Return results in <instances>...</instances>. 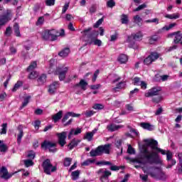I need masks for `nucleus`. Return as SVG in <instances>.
<instances>
[{"label":"nucleus","mask_w":182,"mask_h":182,"mask_svg":"<svg viewBox=\"0 0 182 182\" xmlns=\"http://www.w3.org/2000/svg\"><path fill=\"white\" fill-rule=\"evenodd\" d=\"M160 55L157 53H151L150 55L144 60V65H151L154 60L159 59Z\"/></svg>","instance_id":"11"},{"label":"nucleus","mask_w":182,"mask_h":182,"mask_svg":"<svg viewBox=\"0 0 182 182\" xmlns=\"http://www.w3.org/2000/svg\"><path fill=\"white\" fill-rule=\"evenodd\" d=\"M176 171L178 174H182V160L179 161V165L176 167Z\"/></svg>","instance_id":"51"},{"label":"nucleus","mask_w":182,"mask_h":182,"mask_svg":"<svg viewBox=\"0 0 182 182\" xmlns=\"http://www.w3.org/2000/svg\"><path fill=\"white\" fill-rule=\"evenodd\" d=\"M12 33V28L10 26L7 27L5 31L6 36H9Z\"/></svg>","instance_id":"57"},{"label":"nucleus","mask_w":182,"mask_h":182,"mask_svg":"<svg viewBox=\"0 0 182 182\" xmlns=\"http://www.w3.org/2000/svg\"><path fill=\"white\" fill-rule=\"evenodd\" d=\"M1 173L3 174L1 178H4V180H9V178H11V177L14 176V173H9V172H8V169L5 166H2L0 170V174Z\"/></svg>","instance_id":"15"},{"label":"nucleus","mask_w":182,"mask_h":182,"mask_svg":"<svg viewBox=\"0 0 182 182\" xmlns=\"http://www.w3.org/2000/svg\"><path fill=\"white\" fill-rule=\"evenodd\" d=\"M38 77V73L36 71H31L28 75V79H36Z\"/></svg>","instance_id":"46"},{"label":"nucleus","mask_w":182,"mask_h":182,"mask_svg":"<svg viewBox=\"0 0 182 182\" xmlns=\"http://www.w3.org/2000/svg\"><path fill=\"white\" fill-rule=\"evenodd\" d=\"M97 166H112V162L107 161H101L96 163Z\"/></svg>","instance_id":"38"},{"label":"nucleus","mask_w":182,"mask_h":182,"mask_svg":"<svg viewBox=\"0 0 182 182\" xmlns=\"http://www.w3.org/2000/svg\"><path fill=\"white\" fill-rule=\"evenodd\" d=\"M1 134H6V129H8V124L7 123H4L1 125Z\"/></svg>","instance_id":"45"},{"label":"nucleus","mask_w":182,"mask_h":182,"mask_svg":"<svg viewBox=\"0 0 182 182\" xmlns=\"http://www.w3.org/2000/svg\"><path fill=\"white\" fill-rule=\"evenodd\" d=\"M42 149L45 150H49L50 153H56L58 149H56V143L50 142L49 141H44L41 144Z\"/></svg>","instance_id":"7"},{"label":"nucleus","mask_w":182,"mask_h":182,"mask_svg":"<svg viewBox=\"0 0 182 182\" xmlns=\"http://www.w3.org/2000/svg\"><path fill=\"white\" fill-rule=\"evenodd\" d=\"M122 127H123V125H117L114 124H110L107 125V129L108 130V132H116L119 130V129H122Z\"/></svg>","instance_id":"19"},{"label":"nucleus","mask_w":182,"mask_h":182,"mask_svg":"<svg viewBox=\"0 0 182 182\" xmlns=\"http://www.w3.org/2000/svg\"><path fill=\"white\" fill-rule=\"evenodd\" d=\"M29 100H31V96H27L26 98H24V101L21 107H20L21 110V109H23V107H26V106H28V103H29Z\"/></svg>","instance_id":"37"},{"label":"nucleus","mask_w":182,"mask_h":182,"mask_svg":"<svg viewBox=\"0 0 182 182\" xmlns=\"http://www.w3.org/2000/svg\"><path fill=\"white\" fill-rule=\"evenodd\" d=\"M92 27H90L81 32V33L83 34L84 38H86L85 42H87V43H89L90 45H92V43H93V41L99 36V32L92 31Z\"/></svg>","instance_id":"3"},{"label":"nucleus","mask_w":182,"mask_h":182,"mask_svg":"<svg viewBox=\"0 0 182 182\" xmlns=\"http://www.w3.org/2000/svg\"><path fill=\"white\" fill-rule=\"evenodd\" d=\"M42 167L43 168L44 173L50 176V173H55L58 168L56 166H53L52 163H50V159H46L43 164Z\"/></svg>","instance_id":"6"},{"label":"nucleus","mask_w":182,"mask_h":182,"mask_svg":"<svg viewBox=\"0 0 182 182\" xmlns=\"http://www.w3.org/2000/svg\"><path fill=\"white\" fill-rule=\"evenodd\" d=\"M174 26H177V23H172L169 24L168 26H164L162 29H164L165 31H170V29H172V28H174Z\"/></svg>","instance_id":"41"},{"label":"nucleus","mask_w":182,"mask_h":182,"mask_svg":"<svg viewBox=\"0 0 182 182\" xmlns=\"http://www.w3.org/2000/svg\"><path fill=\"white\" fill-rule=\"evenodd\" d=\"M145 8H147V5L146 4H141L137 8L134 9V12H139V11H141Z\"/></svg>","instance_id":"42"},{"label":"nucleus","mask_w":182,"mask_h":182,"mask_svg":"<svg viewBox=\"0 0 182 182\" xmlns=\"http://www.w3.org/2000/svg\"><path fill=\"white\" fill-rule=\"evenodd\" d=\"M68 136V132H63L60 133H57V136L58 138V144L61 147H63L66 144V137Z\"/></svg>","instance_id":"12"},{"label":"nucleus","mask_w":182,"mask_h":182,"mask_svg":"<svg viewBox=\"0 0 182 182\" xmlns=\"http://www.w3.org/2000/svg\"><path fill=\"white\" fill-rule=\"evenodd\" d=\"M9 16H11V13H9V11H7L6 14L0 17V28L1 26H4V25L11 21V17Z\"/></svg>","instance_id":"14"},{"label":"nucleus","mask_w":182,"mask_h":182,"mask_svg":"<svg viewBox=\"0 0 182 182\" xmlns=\"http://www.w3.org/2000/svg\"><path fill=\"white\" fill-rule=\"evenodd\" d=\"M63 116V111L60 110L57 114L52 116V119L54 123H58Z\"/></svg>","instance_id":"20"},{"label":"nucleus","mask_w":182,"mask_h":182,"mask_svg":"<svg viewBox=\"0 0 182 182\" xmlns=\"http://www.w3.org/2000/svg\"><path fill=\"white\" fill-rule=\"evenodd\" d=\"M161 168L160 167L151 166L144 171V173L152 177V178H157Z\"/></svg>","instance_id":"9"},{"label":"nucleus","mask_w":182,"mask_h":182,"mask_svg":"<svg viewBox=\"0 0 182 182\" xmlns=\"http://www.w3.org/2000/svg\"><path fill=\"white\" fill-rule=\"evenodd\" d=\"M159 20L157 18L145 21L146 23H156V25H159Z\"/></svg>","instance_id":"48"},{"label":"nucleus","mask_w":182,"mask_h":182,"mask_svg":"<svg viewBox=\"0 0 182 182\" xmlns=\"http://www.w3.org/2000/svg\"><path fill=\"white\" fill-rule=\"evenodd\" d=\"M159 39H160V37H159V36L157 35L152 36L149 39V43H151V45H153L154 42H157V41H159Z\"/></svg>","instance_id":"40"},{"label":"nucleus","mask_w":182,"mask_h":182,"mask_svg":"<svg viewBox=\"0 0 182 182\" xmlns=\"http://www.w3.org/2000/svg\"><path fill=\"white\" fill-rule=\"evenodd\" d=\"M143 38V33L141 32H138L136 33H132L131 36H128L127 39V42L129 44V48H132L133 49H137V46H136V43L134 41H141Z\"/></svg>","instance_id":"5"},{"label":"nucleus","mask_w":182,"mask_h":182,"mask_svg":"<svg viewBox=\"0 0 182 182\" xmlns=\"http://www.w3.org/2000/svg\"><path fill=\"white\" fill-rule=\"evenodd\" d=\"M134 85L139 86L140 85V77H136L134 78Z\"/></svg>","instance_id":"64"},{"label":"nucleus","mask_w":182,"mask_h":182,"mask_svg":"<svg viewBox=\"0 0 182 182\" xmlns=\"http://www.w3.org/2000/svg\"><path fill=\"white\" fill-rule=\"evenodd\" d=\"M97 174H100V180L102 182H109V176H112V172L107 171L104 168H100L97 171Z\"/></svg>","instance_id":"8"},{"label":"nucleus","mask_w":182,"mask_h":182,"mask_svg":"<svg viewBox=\"0 0 182 182\" xmlns=\"http://www.w3.org/2000/svg\"><path fill=\"white\" fill-rule=\"evenodd\" d=\"M6 145L4 144V141L0 140V151L5 152L6 151Z\"/></svg>","instance_id":"50"},{"label":"nucleus","mask_w":182,"mask_h":182,"mask_svg":"<svg viewBox=\"0 0 182 182\" xmlns=\"http://www.w3.org/2000/svg\"><path fill=\"white\" fill-rule=\"evenodd\" d=\"M22 85H23V83L22 82V81H18L15 85L14 87L12 89V92H16V90H18V88L21 87V86H22Z\"/></svg>","instance_id":"39"},{"label":"nucleus","mask_w":182,"mask_h":182,"mask_svg":"<svg viewBox=\"0 0 182 182\" xmlns=\"http://www.w3.org/2000/svg\"><path fill=\"white\" fill-rule=\"evenodd\" d=\"M121 18V23H122L123 25H127V23H129V16H127V14H122L120 16Z\"/></svg>","instance_id":"32"},{"label":"nucleus","mask_w":182,"mask_h":182,"mask_svg":"<svg viewBox=\"0 0 182 182\" xmlns=\"http://www.w3.org/2000/svg\"><path fill=\"white\" fill-rule=\"evenodd\" d=\"M103 153L109 154L110 153V144L99 146L95 150L92 149L90 152L91 157L102 156Z\"/></svg>","instance_id":"4"},{"label":"nucleus","mask_w":182,"mask_h":182,"mask_svg":"<svg viewBox=\"0 0 182 182\" xmlns=\"http://www.w3.org/2000/svg\"><path fill=\"white\" fill-rule=\"evenodd\" d=\"M127 153H128V154H136V151H134V149H133L132 145H128Z\"/></svg>","instance_id":"54"},{"label":"nucleus","mask_w":182,"mask_h":182,"mask_svg":"<svg viewBox=\"0 0 182 182\" xmlns=\"http://www.w3.org/2000/svg\"><path fill=\"white\" fill-rule=\"evenodd\" d=\"M103 21H105V18L103 17L100 18L96 22V23L94 24V28H97L98 26H100V25H102V23H103Z\"/></svg>","instance_id":"53"},{"label":"nucleus","mask_w":182,"mask_h":182,"mask_svg":"<svg viewBox=\"0 0 182 182\" xmlns=\"http://www.w3.org/2000/svg\"><path fill=\"white\" fill-rule=\"evenodd\" d=\"M72 163V158H65L64 166L65 167H69Z\"/></svg>","instance_id":"43"},{"label":"nucleus","mask_w":182,"mask_h":182,"mask_svg":"<svg viewBox=\"0 0 182 182\" xmlns=\"http://www.w3.org/2000/svg\"><path fill=\"white\" fill-rule=\"evenodd\" d=\"M24 166L26 167H31V166H33V161L31 159L24 160Z\"/></svg>","instance_id":"47"},{"label":"nucleus","mask_w":182,"mask_h":182,"mask_svg":"<svg viewBox=\"0 0 182 182\" xmlns=\"http://www.w3.org/2000/svg\"><path fill=\"white\" fill-rule=\"evenodd\" d=\"M95 163V159H87L82 162V166H89V164H92Z\"/></svg>","instance_id":"52"},{"label":"nucleus","mask_w":182,"mask_h":182,"mask_svg":"<svg viewBox=\"0 0 182 182\" xmlns=\"http://www.w3.org/2000/svg\"><path fill=\"white\" fill-rule=\"evenodd\" d=\"M156 179L158 180H166L167 179V175L166 174V172L163 171V170L159 169V172L158 173V176L156 177Z\"/></svg>","instance_id":"24"},{"label":"nucleus","mask_w":182,"mask_h":182,"mask_svg":"<svg viewBox=\"0 0 182 182\" xmlns=\"http://www.w3.org/2000/svg\"><path fill=\"white\" fill-rule=\"evenodd\" d=\"M17 130L19 132L17 135V143L18 144H21V141H22V137H23V127L22 125H18Z\"/></svg>","instance_id":"17"},{"label":"nucleus","mask_w":182,"mask_h":182,"mask_svg":"<svg viewBox=\"0 0 182 182\" xmlns=\"http://www.w3.org/2000/svg\"><path fill=\"white\" fill-rule=\"evenodd\" d=\"M107 6H108V8H113V6H116V2L114 0H109L107 2Z\"/></svg>","instance_id":"49"},{"label":"nucleus","mask_w":182,"mask_h":182,"mask_svg":"<svg viewBox=\"0 0 182 182\" xmlns=\"http://www.w3.org/2000/svg\"><path fill=\"white\" fill-rule=\"evenodd\" d=\"M37 66L38 64L36 63V61L32 62L27 68V72H31V70H33V69H36Z\"/></svg>","instance_id":"36"},{"label":"nucleus","mask_w":182,"mask_h":182,"mask_svg":"<svg viewBox=\"0 0 182 182\" xmlns=\"http://www.w3.org/2000/svg\"><path fill=\"white\" fill-rule=\"evenodd\" d=\"M100 70H97L95 73H94V75H93V77H92V81L93 82H96V79H97V76H99V73H100Z\"/></svg>","instance_id":"56"},{"label":"nucleus","mask_w":182,"mask_h":182,"mask_svg":"<svg viewBox=\"0 0 182 182\" xmlns=\"http://www.w3.org/2000/svg\"><path fill=\"white\" fill-rule=\"evenodd\" d=\"M46 74H42L39 76L37 80L38 85H43L44 83H46Z\"/></svg>","instance_id":"29"},{"label":"nucleus","mask_w":182,"mask_h":182,"mask_svg":"<svg viewBox=\"0 0 182 182\" xmlns=\"http://www.w3.org/2000/svg\"><path fill=\"white\" fill-rule=\"evenodd\" d=\"M125 107H126L127 110H128V112H134V108L133 107V105H132V104H127V105H125Z\"/></svg>","instance_id":"59"},{"label":"nucleus","mask_w":182,"mask_h":182,"mask_svg":"<svg viewBox=\"0 0 182 182\" xmlns=\"http://www.w3.org/2000/svg\"><path fill=\"white\" fill-rule=\"evenodd\" d=\"M13 29L14 31L16 36L21 38V31L19 30V24H18V23H14Z\"/></svg>","instance_id":"28"},{"label":"nucleus","mask_w":182,"mask_h":182,"mask_svg":"<svg viewBox=\"0 0 182 182\" xmlns=\"http://www.w3.org/2000/svg\"><path fill=\"white\" fill-rule=\"evenodd\" d=\"M87 86V82L85 80H81L79 83L75 85V87H81L82 90H86V87Z\"/></svg>","instance_id":"25"},{"label":"nucleus","mask_w":182,"mask_h":182,"mask_svg":"<svg viewBox=\"0 0 182 182\" xmlns=\"http://www.w3.org/2000/svg\"><path fill=\"white\" fill-rule=\"evenodd\" d=\"M79 176H80V171L79 170L73 171L71 173L72 180L73 181L77 180V178H79Z\"/></svg>","instance_id":"35"},{"label":"nucleus","mask_w":182,"mask_h":182,"mask_svg":"<svg viewBox=\"0 0 182 182\" xmlns=\"http://www.w3.org/2000/svg\"><path fill=\"white\" fill-rule=\"evenodd\" d=\"M118 62L119 63L123 64V63H127V60H129V58L127 57V55L125 54H121L117 58Z\"/></svg>","instance_id":"23"},{"label":"nucleus","mask_w":182,"mask_h":182,"mask_svg":"<svg viewBox=\"0 0 182 182\" xmlns=\"http://www.w3.org/2000/svg\"><path fill=\"white\" fill-rule=\"evenodd\" d=\"M124 87H126V82H120L117 85V87L112 88V92H119L118 89H124Z\"/></svg>","instance_id":"26"},{"label":"nucleus","mask_w":182,"mask_h":182,"mask_svg":"<svg viewBox=\"0 0 182 182\" xmlns=\"http://www.w3.org/2000/svg\"><path fill=\"white\" fill-rule=\"evenodd\" d=\"M176 160L174 159H171L170 161V163L168 164V166H166V168H171L173 167V166H175L176 164Z\"/></svg>","instance_id":"60"},{"label":"nucleus","mask_w":182,"mask_h":182,"mask_svg":"<svg viewBox=\"0 0 182 182\" xmlns=\"http://www.w3.org/2000/svg\"><path fill=\"white\" fill-rule=\"evenodd\" d=\"M70 53V49L69 48H64L63 50H61L58 55L59 56H60L61 58H66V56H68L69 55V53Z\"/></svg>","instance_id":"27"},{"label":"nucleus","mask_w":182,"mask_h":182,"mask_svg":"<svg viewBox=\"0 0 182 182\" xmlns=\"http://www.w3.org/2000/svg\"><path fill=\"white\" fill-rule=\"evenodd\" d=\"M145 142L149 147L156 151H149L147 149H144L142 154L134 159H132V163H137L138 164H156V166H161L163 160L159 155V153L166 155V150L159 148V142L154 139H146Z\"/></svg>","instance_id":"1"},{"label":"nucleus","mask_w":182,"mask_h":182,"mask_svg":"<svg viewBox=\"0 0 182 182\" xmlns=\"http://www.w3.org/2000/svg\"><path fill=\"white\" fill-rule=\"evenodd\" d=\"M80 143V140H76V139H73L71 142L68 144V147L70 150H72L74 147H76Z\"/></svg>","instance_id":"30"},{"label":"nucleus","mask_w":182,"mask_h":182,"mask_svg":"<svg viewBox=\"0 0 182 182\" xmlns=\"http://www.w3.org/2000/svg\"><path fill=\"white\" fill-rule=\"evenodd\" d=\"M59 87V82H54L49 86L48 89V93L50 95H55L56 93V90Z\"/></svg>","instance_id":"16"},{"label":"nucleus","mask_w":182,"mask_h":182,"mask_svg":"<svg viewBox=\"0 0 182 182\" xmlns=\"http://www.w3.org/2000/svg\"><path fill=\"white\" fill-rule=\"evenodd\" d=\"M141 127H143V129H145L146 130H153L154 129V127L149 123L146 122H142L141 123Z\"/></svg>","instance_id":"31"},{"label":"nucleus","mask_w":182,"mask_h":182,"mask_svg":"<svg viewBox=\"0 0 182 182\" xmlns=\"http://www.w3.org/2000/svg\"><path fill=\"white\" fill-rule=\"evenodd\" d=\"M95 133H96V130H93L91 132H87L84 136V139L87 140V141H92L93 140V136H95Z\"/></svg>","instance_id":"22"},{"label":"nucleus","mask_w":182,"mask_h":182,"mask_svg":"<svg viewBox=\"0 0 182 182\" xmlns=\"http://www.w3.org/2000/svg\"><path fill=\"white\" fill-rule=\"evenodd\" d=\"M68 70H69V68L68 67H58L54 73V75H58L60 80H65V78L66 77V73H68Z\"/></svg>","instance_id":"10"},{"label":"nucleus","mask_w":182,"mask_h":182,"mask_svg":"<svg viewBox=\"0 0 182 182\" xmlns=\"http://www.w3.org/2000/svg\"><path fill=\"white\" fill-rule=\"evenodd\" d=\"M45 22V18L43 16L40 17L37 21V25H42Z\"/></svg>","instance_id":"63"},{"label":"nucleus","mask_w":182,"mask_h":182,"mask_svg":"<svg viewBox=\"0 0 182 182\" xmlns=\"http://www.w3.org/2000/svg\"><path fill=\"white\" fill-rule=\"evenodd\" d=\"M80 133H82V129L80 128H77L75 130V129H71L68 134V139H70L73 134L74 136H77V134H80Z\"/></svg>","instance_id":"21"},{"label":"nucleus","mask_w":182,"mask_h":182,"mask_svg":"<svg viewBox=\"0 0 182 182\" xmlns=\"http://www.w3.org/2000/svg\"><path fill=\"white\" fill-rule=\"evenodd\" d=\"M69 117L70 116L68 114V112L63 117L61 122L63 123V124H64V126H70V124H72V122H73V119H70L68 120V122H67Z\"/></svg>","instance_id":"18"},{"label":"nucleus","mask_w":182,"mask_h":182,"mask_svg":"<svg viewBox=\"0 0 182 182\" xmlns=\"http://www.w3.org/2000/svg\"><path fill=\"white\" fill-rule=\"evenodd\" d=\"M134 22L136 23L138 26H141V22H143V19L140 18V16L136 15L134 16Z\"/></svg>","instance_id":"33"},{"label":"nucleus","mask_w":182,"mask_h":182,"mask_svg":"<svg viewBox=\"0 0 182 182\" xmlns=\"http://www.w3.org/2000/svg\"><path fill=\"white\" fill-rule=\"evenodd\" d=\"M68 114V116H70V117H80V114H76L75 112H67Z\"/></svg>","instance_id":"58"},{"label":"nucleus","mask_w":182,"mask_h":182,"mask_svg":"<svg viewBox=\"0 0 182 182\" xmlns=\"http://www.w3.org/2000/svg\"><path fill=\"white\" fill-rule=\"evenodd\" d=\"M161 89L160 87H153L145 93V97H153V96H159Z\"/></svg>","instance_id":"13"},{"label":"nucleus","mask_w":182,"mask_h":182,"mask_svg":"<svg viewBox=\"0 0 182 182\" xmlns=\"http://www.w3.org/2000/svg\"><path fill=\"white\" fill-rule=\"evenodd\" d=\"M65 35V30L61 29V33H58L56 30H45L42 33V38L44 41H57L58 36H63Z\"/></svg>","instance_id":"2"},{"label":"nucleus","mask_w":182,"mask_h":182,"mask_svg":"<svg viewBox=\"0 0 182 182\" xmlns=\"http://www.w3.org/2000/svg\"><path fill=\"white\" fill-rule=\"evenodd\" d=\"M165 17L168 19H178L180 18V14H166L165 15Z\"/></svg>","instance_id":"34"},{"label":"nucleus","mask_w":182,"mask_h":182,"mask_svg":"<svg viewBox=\"0 0 182 182\" xmlns=\"http://www.w3.org/2000/svg\"><path fill=\"white\" fill-rule=\"evenodd\" d=\"M96 12V5L93 4L90 8V14H93Z\"/></svg>","instance_id":"61"},{"label":"nucleus","mask_w":182,"mask_h":182,"mask_svg":"<svg viewBox=\"0 0 182 182\" xmlns=\"http://www.w3.org/2000/svg\"><path fill=\"white\" fill-rule=\"evenodd\" d=\"M95 114V112L90 110V111H86L85 112V116L86 117H92Z\"/></svg>","instance_id":"62"},{"label":"nucleus","mask_w":182,"mask_h":182,"mask_svg":"<svg viewBox=\"0 0 182 182\" xmlns=\"http://www.w3.org/2000/svg\"><path fill=\"white\" fill-rule=\"evenodd\" d=\"M55 0H46V6H53L55 5Z\"/></svg>","instance_id":"55"},{"label":"nucleus","mask_w":182,"mask_h":182,"mask_svg":"<svg viewBox=\"0 0 182 182\" xmlns=\"http://www.w3.org/2000/svg\"><path fill=\"white\" fill-rule=\"evenodd\" d=\"M105 108V106L102 104H95L92 106V109H95V110H102Z\"/></svg>","instance_id":"44"}]
</instances>
